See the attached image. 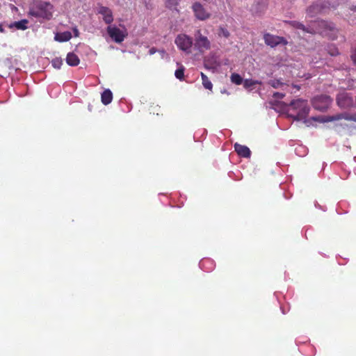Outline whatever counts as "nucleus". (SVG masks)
Wrapping results in <instances>:
<instances>
[{"mask_svg":"<svg viewBox=\"0 0 356 356\" xmlns=\"http://www.w3.org/2000/svg\"><path fill=\"white\" fill-rule=\"evenodd\" d=\"M309 107L307 104L302 106L300 110L298 111L297 115L293 118L295 120H304V122L307 126L310 125V120L316 121L319 122H327L339 120H346L348 121L356 122V113L350 114L348 113H342L337 114L330 117H313L309 120H305L306 117L309 114Z\"/></svg>","mask_w":356,"mask_h":356,"instance_id":"1","label":"nucleus"},{"mask_svg":"<svg viewBox=\"0 0 356 356\" xmlns=\"http://www.w3.org/2000/svg\"><path fill=\"white\" fill-rule=\"evenodd\" d=\"M53 6L48 2H39L32 5L29 15L44 19H50L53 15Z\"/></svg>","mask_w":356,"mask_h":356,"instance_id":"2","label":"nucleus"},{"mask_svg":"<svg viewBox=\"0 0 356 356\" xmlns=\"http://www.w3.org/2000/svg\"><path fill=\"white\" fill-rule=\"evenodd\" d=\"M332 102V99L330 96L321 95L314 97L312 99V105L315 109L324 111L329 108Z\"/></svg>","mask_w":356,"mask_h":356,"instance_id":"3","label":"nucleus"},{"mask_svg":"<svg viewBox=\"0 0 356 356\" xmlns=\"http://www.w3.org/2000/svg\"><path fill=\"white\" fill-rule=\"evenodd\" d=\"M195 47L200 51H204L210 48L209 40L202 35L200 30H197L195 34Z\"/></svg>","mask_w":356,"mask_h":356,"instance_id":"4","label":"nucleus"},{"mask_svg":"<svg viewBox=\"0 0 356 356\" xmlns=\"http://www.w3.org/2000/svg\"><path fill=\"white\" fill-rule=\"evenodd\" d=\"M334 29V25L332 23L323 20L315 22L314 27H312L313 33H318L321 34H326L327 30L333 31Z\"/></svg>","mask_w":356,"mask_h":356,"instance_id":"5","label":"nucleus"},{"mask_svg":"<svg viewBox=\"0 0 356 356\" xmlns=\"http://www.w3.org/2000/svg\"><path fill=\"white\" fill-rule=\"evenodd\" d=\"M192 10L195 17L200 20H206L211 16V14L207 11L200 2H195L192 6Z\"/></svg>","mask_w":356,"mask_h":356,"instance_id":"6","label":"nucleus"},{"mask_svg":"<svg viewBox=\"0 0 356 356\" xmlns=\"http://www.w3.org/2000/svg\"><path fill=\"white\" fill-rule=\"evenodd\" d=\"M106 30L111 38L118 43L122 42L127 35L122 30L115 26H108Z\"/></svg>","mask_w":356,"mask_h":356,"instance_id":"7","label":"nucleus"},{"mask_svg":"<svg viewBox=\"0 0 356 356\" xmlns=\"http://www.w3.org/2000/svg\"><path fill=\"white\" fill-rule=\"evenodd\" d=\"M337 105L341 108H348L353 106L352 97L345 92H340L337 97Z\"/></svg>","mask_w":356,"mask_h":356,"instance_id":"8","label":"nucleus"},{"mask_svg":"<svg viewBox=\"0 0 356 356\" xmlns=\"http://www.w3.org/2000/svg\"><path fill=\"white\" fill-rule=\"evenodd\" d=\"M175 43L180 49L188 51L191 49L193 41L191 38L186 35H179L177 37Z\"/></svg>","mask_w":356,"mask_h":356,"instance_id":"9","label":"nucleus"},{"mask_svg":"<svg viewBox=\"0 0 356 356\" xmlns=\"http://www.w3.org/2000/svg\"><path fill=\"white\" fill-rule=\"evenodd\" d=\"M264 39L265 43L271 47H274L280 44H286V41L284 38L274 35L270 33H266L264 36Z\"/></svg>","mask_w":356,"mask_h":356,"instance_id":"10","label":"nucleus"},{"mask_svg":"<svg viewBox=\"0 0 356 356\" xmlns=\"http://www.w3.org/2000/svg\"><path fill=\"white\" fill-rule=\"evenodd\" d=\"M98 13L102 15L103 20L106 24H111L113 22V12L109 8L101 6L99 7Z\"/></svg>","mask_w":356,"mask_h":356,"instance_id":"11","label":"nucleus"},{"mask_svg":"<svg viewBox=\"0 0 356 356\" xmlns=\"http://www.w3.org/2000/svg\"><path fill=\"white\" fill-rule=\"evenodd\" d=\"M234 149L237 154L245 158L250 156V150L247 146L236 143L234 145Z\"/></svg>","mask_w":356,"mask_h":356,"instance_id":"12","label":"nucleus"},{"mask_svg":"<svg viewBox=\"0 0 356 356\" xmlns=\"http://www.w3.org/2000/svg\"><path fill=\"white\" fill-rule=\"evenodd\" d=\"M72 38V33L70 31H64L58 33L55 35L54 39L60 42L69 41Z\"/></svg>","mask_w":356,"mask_h":356,"instance_id":"13","label":"nucleus"},{"mask_svg":"<svg viewBox=\"0 0 356 356\" xmlns=\"http://www.w3.org/2000/svg\"><path fill=\"white\" fill-rule=\"evenodd\" d=\"M113 99V93L109 89H106L102 93L101 101L104 105L109 104Z\"/></svg>","mask_w":356,"mask_h":356,"instance_id":"14","label":"nucleus"},{"mask_svg":"<svg viewBox=\"0 0 356 356\" xmlns=\"http://www.w3.org/2000/svg\"><path fill=\"white\" fill-rule=\"evenodd\" d=\"M66 62L70 66H77L79 64L80 60L76 54L71 52L67 54Z\"/></svg>","mask_w":356,"mask_h":356,"instance_id":"15","label":"nucleus"},{"mask_svg":"<svg viewBox=\"0 0 356 356\" xmlns=\"http://www.w3.org/2000/svg\"><path fill=\"white\" fill-rule=\"evenodd\" d=\"M27 19H22L18 22H15L14 23L11 24L9 27L13 28L15 27L17 29L19 30H26L27 29V24H28Z\"/></svg>","mask_w":356,"mask_h":356,"instance_id":"16","label":"nucleus"},{"mask_svg":"<svg viewBox=\"0 0 356 356\" xmlns=\"http://www.w3.org/2000/svg\"><path fill=\"white\" fill-rule=\"evenodd\" d=\"M306 104H307V102L301 99L293 100L290 104L293 108L297 111Z\"/></svg>","mask_w":356,"mask_h":356,"instance_id":"17","label":"nucleus"},{"mask_svg":"<svg viewBox=\"0 0 356 356\" xmlns=\"http://www.w3.org/2000/svg\"><path fill=\"white\" fill-rule=\"evenodd\" d=\"M201 77H202V84H203L204 87L206 89L211 90L213 88V84L209 80V78L203 72H201Z\"/></svg>","mask_w":356,"mask_h":356,"instance_id":"18","label":"nucleus"},{"mask_svg":"<svg viewBox=\"0 0 356 356\" xmlns=\"http://www.w3.org/2000/svg\"><path fill=\"white\" fill-rule=\"evenodd\" d=\"M230 79L232 82L236 85H241L243 82V78L238 74L236 73H233L231 75Z\"/></svg>","mask_w":356,"mask_h":356,"instance_id":"19","label":"nucleus"},{"mask_svg":"<svg viewBox=\"0 0 356 356\" xmlns=\"http://www.w3.org/2000/svg\"><path fill=\"white\" fill-rule=\"evenodd\" d=\"M268 83L271 86L274 88H282L284 83L281 81L280 79H271L268 81Z\"/></svg>","mask_w":356,"mask_h":356,"instance_id":"20","label":"nucleus"},{"mask_svg":"<svg viewBox=\"0 0 356 356\" xmlns=\"http://www.w3.org/2000/svg\"><path fill=\"white\" fill-rule=\"evenodd\" d=\"M243 84L245 89L252 90L253 89V86L255 85V82H253L252 79H245Z\"/></svg>","mask_w":356,"mask_h":356,"instance_id":"21","label":"nucleus"},{"mask_svg":"<svg viewBox=\"0 0 356 356\" xmlns=\"http://www.w3.org/2000/svg\"><path fill=\"white\" fill-rule=\"evenodd\" d=\"M51 65L54 68L60 69L63 65V60L60 58H55L52 60Z\"/></svg>","mask_w":356,"mask_h":356,"instance_id":"22","label":"nucleus"},{"mask_svg":"<svg viewBox=\"0 0 356 356\" xmlns=\"http://www.w3.org/2000/svg\"><path fill=\"white\" fill-rule=\"evenodd\" d=\"M179 0H165L166 6L170 8H176L179 4Z\"/></svg>","mask_w":356,"mask_h":356,"instance_id":"23","label":"nucleus"},{"mask_svg":"<svg viewBox=\"0 0 356 356\" xmlns=\"http://www.w3.org/2000/svg\"><path fill=\"white\" fill-rule=\"evenodd\" d=\"M175 75L176 78H177L178 79L182 80L184 76V68L183 67H181L179 69H177L175 72Z\"/></svg>","mask_w":356,"mask_h":356,"instance_id":"24","label":"nucleus"},{"mask_svg":"<svg viewBox=\"0 0 356 356\" xmlns=\"http://www.w3.org/2000/svg\"><path fill=\"white\" fill-rule=\"evenodd\" d=\"M218 35L220 37H224L225 38H227L229 37L230 33H229V31L227 29H226L225 28H222V27H220L219 29Z\"/></svg>","mask_w":356,"mask_h":356,"instance_id":"25","label":"nucleus"},{"mask_svg":"<svg viewBox=\"0 0 356 356\" xmlns=\"http://www.w3.org/2000/svg\"><path fill=\"white\" fill-rule=\"evenodd\" d=\"M296 27L299 29H302L304 31H306L307 33H313V32L312 31V28H306L301 23H298L297 22L296 23Z\"/></svg>","mask_w":356,"mask_h":356,"instance_id":"26","label":"nucleus"},{"mask_svg":"<svg viewBox=\"0 0 356 356\" xmlns=\"http://www.w3.org/2000/svg\"><path fill=\"white\" fill-rule=\"evenodd\" d=\"M284 94L283 93H281V92H274L273 94V97L276 98V99H282L284 97Z\"/></svg>","mask_w":356,"mask_h":356,"instance_id":"27","label":"nucleus"},{"mask_svg":"<svg viewBox=\"0 0 356 356\" xmlns=\"http://www.w3.org/2000/svg\"><path fill=\"white\" fill-rule=\"evenodd\" d=\"M318 4L316 5H314V6H312L311 7H309V8L308 9V12L309 13H312L314 10H315L317 7H318Z\"/></svg>","mask_w":356,"mask_h":356,"instance_id":"28","label":"nucleus"},{"mask_svg":"<svg viewBox=\"0 0 356 356\" xmlns=\"http://www.w3.org/2000/svg\"><path fill=\"white\" fill-rule=\"evenodd\" d=\"M353 60L356 63V48L354 53L351 56Z\"/></svg>","mask_w":356,"mask_h":356,"instance_id":"29","label":"nucleus"},{"mask_svg":"<svg viewBox=\"0 0 356 356\" xmlns=\"http://www.w3.org/2000/svg\"><path fill=\"white\" fill-rule=\"evenodd\" d=\"M253 82H255V85L262 83V82L261 81H258V80H253Z\"/></svg>","mask_w":356,"mask_h":356,"instance_id":"30","label":"nucleus"},{"mask_svg":"<svg viewBox=\"0 0 356 356\" xmlns=\"http://www.w3.org/2000/svg\"><path fill=\"white\" fill-rule=\"evenodd\" d=\"M4 32V29L3 28V26L1 24H0V33H3Z\"/></svg>","mask_w":356,"mask_h":356,"instance_id":"31","label":"nucleus"},{"mask_svg":"<svg viewBox=\"0 0 356 356\" xmlns=\"http://www.w3.org/2000/svg\"><path fill=\"white\" fill-rule=\"evenodd\" d=\"M149 52L151 54H153L154 52H155V50H154V48H152L150 50H149Z\"/></svg>","mask_w":356,"mask_h":356,"instance_id":"32","label":"nucleus"},{"mask_svg":"<svg viewBox=\"0 0 356 356\" xmlns=\"http://www.w3.org/2000/svg\"><path fill=\"white\" fill-rule=\"evenodd\" d=\"M336 53H330L332 56H334L338 54V51L335 49Z\"/></svg>","mask_w":356,"mask_h":356,"instance_id":"33","label":"nucleus"},{"mask_svg":"<svg viewBox=\"0 0 356 356\" xmlns=\"http://www.w3.org/2000/svg\"><path fill=\"white\" fill-rule=\"evenodd\" d=\"M74 32H75V36H77L78 35V30L75 29Z\"/></svg>","mask_w":356,"mask_h":356,"instance_id":"34","label":"nucleus"},{"mask_svg":"<svg viewBox=\"0 0 356 356\" xmlns=\"http://www.w3.org/2000/svg\"><path fill=\"white\" fill-rule=\"evenodd\" d=\"M159 52L161 54L162 56H164L165 51L163 50L159 51Z\"/></svg>","mask_w":356,"mask_h":356,"instance_id":"35","label":"nucleus"},{"mask_svg":"<svg viewBox=\"0 0 356 356\" xmlns=\"http://www.w3.org/2000/svg\"><path fill=\"white\" fill-rule=\"evenodd\" d=\"M355 9L356 10V6H355Z\"/></svg>","mask_w":356,"mask_h":356,"instance_id":"36","label":"nucleus"}]
</instances>
